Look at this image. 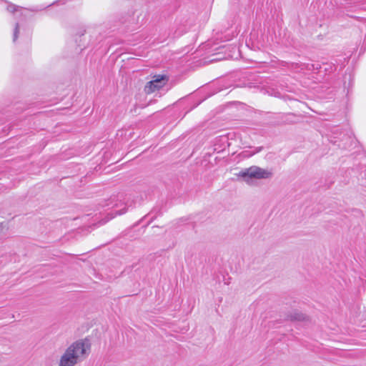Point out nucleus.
Segmentation results:
<instances>
[{"label":"nucleus","mask_w":366,"mask_h":366,"mask_svg":"<svg viewBox=\"0 0 366 366\" xmlns=\"http://www.w3.org/2000/svg\"><path fill=\"white\" fill-rule=\"evenodd\" d=\"M125 212H126V211L124 210L123 212H118L117 214L120 215V214H124Z\"/></svg>","instance_id":"nucleus-8"},{"label":"nucleus","mask_w":366,"mask_h":366,"mask_svg":"<svg viewBox=\"0 0 366 366\" xmlns=\"http://www.w3.org/2000/svg\"><path fill=\"white\" fill-rule=\"evenodd\" d=\"M89 350V344L84 340L73 342L61 356L59 366H75L84 359Z\"/></svg>","instance_id":"nucleus-1"},{"label":"nucleus","mask_w":366,"mask_h":366,"mask_svg":"<svg viewBox=\"0 0 366 366\" xmlns=\"http://www.w3.org/2000/svg\"><path fill=\"white\" fill-rule=\"evenodd\" d=\"M261 149H262V147H259L258 149H257L255 152H259L261 151Z\"/></svg>","instance_id":"nucleus-7"},{"label":"nucleus","mask_w":366,"mask_h":366,"mask_svg":"<svg viewBox=\"0 0 366 366\" xmlns=\"http://www.w3.org/2000/svg\"><path fill=\"white\" fill-rule=\"evenodd\" d=\"M19 23H16L14 29V34H13V41L15 42L19 36Z\"/></svg>","instance_id":"nucleus-5"},{"label":"nucleus","mask_w":366,"mask_h":366,"mask_svg":"<svg viewBox=\"0 0 366 366\" xmlns=\"http://www.w3.org/2000/svg\"><path fill=\"white\" fill-rule=\"evenodd\" d=\"M7 10L9 11V12H14L15 11H16V5H14V4H9L7 6Z\"/></svg>","instance_id":"nucleus-6"},{"label":"nucleus","mask_w":366,"mask_h":366,"mask_svg":"<svg viewBox=\"0 0 366 366\" xmlns=\"http://www.w3.org/2000/svg\"><path fill=\"white\" fill-rule=\"evenodd\" d=\"M290 318L291 320L304 321L306 320V316L301 312L295 311L291 313Z\"/></svg>","instance_id":"nucleus-4"},{"label":"nucleus","mask_w":366,"mask_h":366,"mask_svg":"<svg viewBox=\"0 0 366 366\" xmlns=\"http://www.w3.org/2000/svg\"><path fill=\"white\" fill-rule=\"evenodd\" d=\"M169 78L167 75L164 74H157L153 76V79L148 81L144 86V91L146 94H150L155 91L159 90L162 87H164L167 81Z\"/></svg>","instance_id":"nucleus-3"},{"label":"nucleus","mask_w":366,"mask_h":366,"mask_svg":"<svg viewBox=\"0 0 366 366\" xmlns=\"http://www.w3.org/2000/svg\"><path fill=\"white\" fill-rule=\"evenodd\" d=\"M238 176L242 178L246 182H249L252 179H269L272 177V172L268 169H264L257 166H252L240 171Z\"/></svg>","instance_id":"nucleus-2"}]
</instances>
